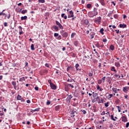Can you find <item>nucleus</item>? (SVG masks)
Masks as SVG:
<instances>
[{
    "label": "nucleus",
    "instance_id": "obj_1",
    "mask_svg": "<svg viewBox=\"0 0 129 129\" xmlns=\"http://www.w3.org/2000/svg\"><path fill=\"white\" fill-rule=\"evenodd\" d=\"M98 14V13L97 12V9L94 8L93 13H89V15H90V16L91 17V18H93V17H94L95 16H97V15Z\"/></svg>",
    "mask_w": 129,
    "mask_h": 129
},
{
    "label": "nucleus",
    "instance_id": "obj_2",
    "mask_svg": "<svg viewBox=\"0 0 129 129\" xmlns=\"http://www.w3.org/2000/svg\"><path fill=\"white\" fill-rule=\"evenodd\" d=\"M60 33L61 34L62 37H64V38H67L68 37V33L64 32L63 30H61L60 31Z\"/></svg>",
    "mask_w": 129,
    "mask_h": 129
},
{
    "label": "nucleus",
    "instance_id": "obj_3",
    "mask_svg": "<svg viewBox=\"0 0 129 129\" xmlns=\"http://www.w3.org/2000/svg\"><path fill=\"white\" fill-rule=\"evenodd\" d=\"M55 23L57 26H58V27L59 28V29H61V30H63V29H64V28L63 27V26H62V25L61 24V23H60V22L56 21Z\"/></svg>",
    "mask_w": 129,
    "mask_h": 129
},
{
    "label": "nucleus",
    "instance_id": "obj_4",
    "mask_svg": "<svg viewBox=\"0 0 129 129\" xmlns=\"http://www.w3.org/2000/svg\"><path fill=\"white\" fill-rule=\"evenodd\" d=\"M50 85L51 89H53V90L57 89V87H56V85L53 84V83H50Z\"/></svg>",
    "mask_w": 129,
    "mask_h": 129
},
{
    "label": "nucleus",
    "instance_id": "obj_5",
    "mask_svg": "<svg viewBox=\"0 0 129 129\" xmlns=\"http://www.w3.org/2000/svg\"><path fill=\"white\" fill-rule=\"evenodd\" d=\"M77 114V112L76 111L73 110L71 112V116L72 117H74Z\"/></svg>",
    "mask_w": 129,
    "mask_h": 129
},
{
    "label": "nucleus",
    "instance_id": "obj_6",
    "mask_svg": "<svg viewBox=\"0 0 129 129\" xmlns=\"http://www.w3.org/2000/svg\"><path fill=\"white\" fill-rule=\"evenodd\" d=\"M121 118H122V121H123V122H126V121H127V118L125 116H122Z\"/></svg>",
    "mask_w": 129,
    "mask_h": 129
},
{
    "label": "nucleus",
    "instance_id": "obj_7",
    "mask_svg": "<svg viewBox=\"0 0 129 129\" xmlns=\"http://www.w3.org/2000/svg\"><path fill=\"white\" fill-rule=\"evenodd\" d=\"M101 20V17H98V19H97L95 20V22L98 23V24H100Z\"/></svg>",
    "mask_w": 129,
    "mask_h": 129
},
{
    "label": "nucleus",
    "instance_id": "obj_8",
    "mask_svg": "<svg viewBox=\"0 0 129 129\" xmlns=\"http://www.w3.org/2000/svg\"><path fill=\"white\" fill-rule=\"evenodd\" d=\"M70 15H71V16H70V15H69L68 16V18H73V17H74V14L73 13V11L72 10L70 11Z\"/></svg>",
    "mask_w": 129,
    "mask_h": 129
},
{
    "label": "nucleus",
    "instance_id": "obj_9",
    "mask_svg": "<svg viewBox=\"0 0 129 129\" xmlns=\"http://www.w3.org/2000/svg\"><path fill=\"white\" fill-rule=\"evenodd\" d=\"M129 90V87H124L123 88V92H127V91Z\"/></svg>",
    "mask_w": 129,
    "mask_h": 129
},
{
    "label": "nucleus",
    "instance_id": "obj_10",
    "mask_svg": "<svg viewBox=\"0 0 129 129\" xmlns=\"http://www.w3.org/2000/svg\"><path fill=\"white\" fill-rule=\"evenodd\" d=\"M53 29H54L56 32H57V31H59V28L55 26V25H54L53 27H52Z\"/></svg>",
    "mask_w": 129,
    "mask_h": 129
},
{
    "label": "nucleus",
    "instance_id": "obj_11",
    "mask_svg": "<svg viewBox=\"0 0 129 129\" xmlns=\"http://www.w3.org/2000/svg\"><path fill=\"white\" fill-rule=\"evenodd\" d=\"M40 111V108H37L34 110H31L30 111V112H35V111Z\"/></svg>",
    "mask_w": 129,
    "mask_h": 129
},
{
    "label": "nucleus",
    "instance_id": "obj_12",
    "mask_svg": "<svg viewBox=\"0 0 129 129\" xmlns=\"http://www.w3.org/2000/svg\"><path fill=\"white\" fill-rule=\"evenodd\" d=\"M100 2L102 6H105V2L104 0H100Z\"/></svg>",
    "mask_w": 129,
    "mask_h": 129
},
{
    "label": "nucleus",
    "instance_id": "obj_13",
    "mask_svg": "<svg viewBox=\"0 0 129 129\" xmlns=\"http://www.w3.org/2000/svg\"><path fill=\"white\" fill-rule=\"evenodd\" d=\"M76 70H77V71H80V69H79V64L77 63L76 64Z\"/></svg>",
    "mask_w": 129,
    "mask_h": 129
},
{
    "label": "nucleus",
    "instance_id": "obj_14",
    "mask_svg": "<svg viewBox=\"0 0 129 129\" xmlns=\"http://www.w3.org/2000/svg\"><path fill=\"white\" fill-rule=\"evenodd\" d=\"M119 27L120 28H126V25H125V24H120Z\"/></svg>",
    "mask_w": 129,
    "mask_h": 129
},
{
    "label": "nucleus",
    "instance_id": "obj_15",
    "mask_svg": "<svg viewBox=\"0 0 129 129\" xmlns=\"http://www.w3.org/2000/svg\"><path fill=\"white\" fill-rule=\"evenodd\" d=\"M21 21H23V20H27V19H28V17L26 16L24 17H21Z\"/></svg>",
    "mask_w": 129,
    "mask_h": 129
},
{
    "label": "nucleus",
    "instance_id": "obj_16",
    "mask_svg": "<svg viewBox=\"0 0 129 129\" xmlns=\"http://www.w3.org/2000/svg\"><path fill=\"white\" fill-rule=\"evenodd\" d=\"M92 7V5L90 4H88L87 5V9H91Z\"/></svg>",
    "mask_w": 129,
    "mask_h": 129
},
{
    "label": "nucleus",
    "instance_id": "obj_17",
    "mask_svg": "<svg viewBox=\"0 0 129 129\" xmlns=\"http://www.w3.org/2000/svg\"><path fill=\"white\" fill-rule=\"evenodd\" d=\"M61 18H64V20H66L67 19V16H65V14H61Z\"/></svg>",
    "mask_w": 129,
    "mask_h": 129
},
{
    "label": "nucleus",
    "instance_id": "obj_18",
    "mask_svg": "<svg viewBox=\"0 0 129 129\" xmlns=\"http://www.w3.org/2000/svg\"><path fill=\"white\" fill-rule=\"evenodd\" d=\"M17 99L18 100H22V96H21L20 95H18L17 97Z\"/></svg>",
    "mask_w": 129,
    "mask_h": 129
},
{
    "label": "nucleus",
    "instance_id": "obj_19",
    "mask_svg": "<svg viewBox=\"0 0 129 129\" xmlns=\"http://www.w3.org/2000/svg\"><path fill=\"white\" fill-rule=\"evenodd\" d=\"M115 66H116V67H120V64L119 62H115Z\"/></svg>",
    "mask_w": 129,
    "mask_h": 129
},
{
    "label": "nucleus",
    "instance_id": "obj_20",
    "mask_svg": "<svg viewBox=\"0 0 129 129\" xmlns=\"http://www.w3.org/2000/svg\"><path fill=\"white\" fill-rule=\"evenodd\" d=\"M72 97H73V96H72V95H69L68 100L70 101V100H71V98H72Z\"/></svg>",
    "mask_w": 129,
    "mask_h": 129
},
{
    "label": "nucleus",
    "instance_id": "obj_21",
    "mask_svg": "<svg viewBox=\"0 0 129 129\" xmlns=\"http://www.w3.org/2000/svg\"><path fill=\"white\" fill-rule=\"evenodd\" d=\"M104 31V29H103V28H101L100 30V33H101L102 35H103L104 34V33L103 32Z\"/></svg>",
    "mask_w": 129,
    "mask_h": 129
},
{
    "label": "nucleus",
    "instance_id": "obj_22",
    "mask_svg": "<svg viewBox=\"0 0 129 129\" xmlns=\"http://www.w3.org/2000/svg\"><path fill=\"white\" fill-rule=\"evenodd\" d=\"M110 50H114V46H113V45H111L110 46Z\"/></svg>",
    "mask_w": 129,
    "mask_h": 129
},
{
    "label": "nucleus",
    "instance_id": "obj_23",
    "mask_svg": "<svg viewBox=\"0 0 129 129\" xmlns=\"http://www.w3.org/2000/svg\"><path fill=\"white\" fill-rule=\"evenodd\" d=\"M19 81L23 82V81H25V77H22L20 79Z\"/></svg>",
    "mask_w": 129,
    "mask_h": 129
},
{
    "label": "nucleus",
    "instance_id": "obj_24",
    "mask_svg": "<svg viewBox=\"0 0 129 129\" xmlns=\"http://www.w3.org/2000/svg\"><path fill=\"white\" fill-rule=\"evenodd\" d=\"M27 12H28V10H23L21 13H22V14H23V15H25V14H26V13H27Z\"/></svg>",
    "mask_w": 129,
    "mask_h": 129
},
{
    "label": "nucleus",
    "instance_id": "obj_25",
    "mask_svg": "<svg viewBox=\"0 0 129 129\" xmlns=\"http://www.w3.org/2000/svg\"><path fill=\"white\" fill-rule=\"evenodd\" d=\"M111 70V71H114V72H116V70L114 68V67H112Z\"/></svg>",
    "mask_w": 129,
    "mask_h": 129
},
{
    "label": "nucleus",
    "instance_id": "obj_26",
    "mask_svg": "<svg viewBox=\"0 0 129 129\" xmlns=\"http://www.w3.org/2000/svg\"><path fill=\"white\" fill-rule=\"evenodd\" d=\"M31 49L32 50V51H34V50H35V48H34V44H31Z\"/></svg>",
    "mask_w": 129,
    "mask_h": 129
},
{
    "label": "nucleus",
    "instance_id": "obj_27",
    "mask_svg": "<svg viewBox=\"0 0 129 129\" xmlns=\"http://www.w3.org/2000/svg\"><path fill=\"white\" fill-rule=\"evenodd\" d=\"M111 119H112V120H114V121H115V120H116L115 119H114L113 115H111Z\"/></svg>",
    "mask_w": 129,
    "mask_h": 129
},
{
    "label": "nucleus",
    "instance_id": "obj_28",
    "mask_svg": "<svg viewBox=\"0 0 129 129\" xmlns=\"http://www.w3.org/2000/svg\"><path fill=\"white\" fill-rule=\"evenodd\" d=\"M109 104V102H106L104 104L105 107H108V105Z\"/></svg>",
    "mask_w": 129,
    "mask_h": 129
},
{
    "label": "nucleus",
    "instance_id": "obj_29",
    "mask_svg": "<svg viewBox=\"0 0 129 129\" xmlns=\"http://www.w3.org/2000/svg\"><path fill=\"white\" fill-rule=\"evenodd\" d=\"M74 45L75 46H76V47H77V46L78 45V41H76L74 42Z\"/></svg>",
    "mask_w": 129,
    "mask_h": 129
},
{
    "label": "nucleus",
    "instance_id": "obj_30",
    "mask_svg": "<svg viewBox=\"0 0 129 129\" xmlns=\"http://www.w3.org/2000/svg\"><path fill=\"white\" fill-rule=\"evenodd\" d=\"M12 85H13V86H16V85H17V83H16V82H12Z\"/></svg>",
    "mask_w": 129,
    "mask_h": 129
},
{
    "label": "nucleus",
    "instance_id": "obj_31",
    "mask_svg": "<svg viewBox=\"0 0 129 129\" xmlns=\"http://www.w3.org/2000/svg\"><path fill=\"white\" fill-rule=\"evenodd\" d=\"M39 3H41V4H44L45 3V0H38Z\"/></svg>",
    "mask_w": 129,
    "mask_h": 129
},
{
    "label": "nucleus",
    "instance_id": "obj_32",
    "mask_svg": "<svg viewBox=\"0 0 129 129\" xmlns=\"http://www.w3.org/2000/svg\"><path fill=\"white\" fill-rule=\"evenodd\" d=\"M57 40H61L62 39V37H61V35L58 36V37L56 38Z\"/></svg>",
    "mask_w": 129,
    "mask_h": 129
},
{
    "label": "nucleus",
    "instance_id": "obj_33",
    "mask_svg": "<svg viewBox=\"0 0 129 129\" xmlns=\"http://www.w3.org/2000/svg\"><path fill=\"white\" fill-rule=\"evenodd\" d=\"M98 84H101L102 83V80H99L98 81Z\"/></svg>",
    "mask_w": 129,
    "mask_h": 129
},
{
    "label": "nucleus",
    "instance_id": "obj_34",
    "mask_svg": "<svg viewBox=\"0 0 129 129\" xmlns=\"http://www.w3.org/2000/svg\"><path fill=\"white\" fill-rule=\"evenodd\" d=\"M116 108H117L118 110V112H120V107H119V106H116Z\"/></svg>",
    "mask_w": 129,
    "mask_h": 129
},
{
    "label": "nucleus",
    "instance_id": "obj_35",
    "mask_svg": "<svg viewBox=\"0 0 129 129\" xmlns=\"http://www.w3.org/2000/svg\"><path fill=\"white\" fill-rule=\"evenodd\" d=\"M93 97H96V96H97V93H94V92H93Z\"/></svg>",
    "mask_w": 129,
    "mask_h": 129
},
{
    "label": "nucleus",
    "instance_id": "obj_36",
    "mask_svg": "<svg viewBox=\"0 0 129 129\" xmlns=\"http://www.w3.org/2000/svg\"><path fill=\"white\" fill-rule=\"evenodd\" d=\"M105 78H106V77H104L101 80L103 81V82H105Z\"/></svg>",
    "mask_w": 129,
    "mask_h": 129
},
{
    "label": "nucleus",
    "instance_id": "obj_37",
    "mask_svg": "<svg viewBox=\"0 0 129 129\" xmlns=\"http://www.w3.org/2000/svg\"><path fill=\"white\" fill-rule=\"evenodd\" d=\"M93 76V74H92V73H89V76L90 77H92Z\"/></svg>",
    "mask_w": 129,
    "mask_h": 129
},
{
    "label": "nucleus",
    "instance_id": "obj_38",
    "mask_svg": "<svg viewBox=\"0 0 129 129\" xmlns=\"http://www.w3.org/2000/svg\"><path fill=\"white\" fill-rule=\"evenodd\" d=\"M114 18L115 19H117V18H118V16L117 14H114Z\"/></svg>",
    "mask_w": 129,
    "mask_h": 129
},
{
    "label": "nucleus",
    "instance_id": "obj_39",
    "mask_svg": "<svg viewBox=\"0 0 129 129\" xmlns=\"http://www.w3.org/2000/svg\"><path fill=\"white\" fill-rule=\"evenodd\" d=\"M68 86H70L71 87H72V88H74V86L72 85L71 84H68Z\"/></svg>",
    "mask_w": 129,
    "mask_h": 129
},
{
    "label": "nucleus",
    "instance_id": "obj_40",
    "mask_svg": "<svg viewBox=\"0 0 129 129\" xmlns=\"http://www.w3.org/2000/svg\"><path fill=\"white\" fill-rule=\"evenodd\" d=\"M54 37H58V36H59V34L57 33H55L54 34Z\"/></svg>",
    "mask_w": 129,
    "mask_h": 129
},
{
    "label": "nucleus",
    "instance_id": "obj_41",
    "mask_svg": "<svg viewBox=\"0 0 129 129\" xmlns=\"http://www.w3.org/2000/svg\"><path fill=\"white\" fill-rule=\"evenodd\" d=\"M111 15H112V12H110L108 14V17H111Z\"/></svg>",
    "mask_w": 129,
    "mask_h": 129
},
{
    "label": "nucleus",
    "instance_id": "obj_42",
    "mask_svg": "<svg viewBox=\"0 0 129 129\" xmlns=\"http://www.w3.org/2000/svg\"><path fill=\"white\" fill-rule=\"evenodd\" d=\"M112 91H113L114 92H115V91L116 90V88H112Z\"/></svg>",
    "mask_w": 129,
    "mask_h": 129
},
{
    "label": "nucleus",
    "instance_id": "obj_43",
    "mask_svg": "<svg viewBox=\"0 0 129 129\" xmlns=\"http://www.w3.org/2000/svg\"><path fill=\"white\" fill-rule=\"evenodd\" d=\"M96 46L98 48H99V47H100V45H99V43H97V44H96Z\"/></svg>",
    "mask_w": 129,
    "mask_h": 129
},
{
    "label": "nucleus",
    "instance_id": "obj_44",
    "mask_svg": "<svg viewBox=\"0 0 129 129\" xmlns=\"http://www.w3.org/2000/svg\"><path fill=\"white\" fill-rule=\"evenodd\" d=\"M34 89H35V90H36V91H38L39 90V87H35Z\"/></svg>",
    "mask_w": 129,
    "mask_h": 129
},
{
    "label": "nucleus",
    "instance_id": "obj_45",
    "mask_svg": "<svg viewBox=\"0 0 129 129\" xmlns=\"http://www.w3.org/2000/svg\"><path fill=\"white\" fill-rule=\"evenodd\" d=\"M50 103H51V102H50V101H47L46 102L47 105H50Z\"/></svg>",
    "mask_w": 129,
    "mask_h": 129
},
{
    "label": "nucleus",
    "instance_id": "obj_46",
    "mask_svg": "<svg viewBox=\"0 0 129 129\" xmlns=\"http://www.w3.org/2000/svg\"><path fill=\"white\" fill-rule=\"evenodd\" d=\"M105 114V112L103 111L101 113V115H104Z\"/></svg>",
    "mask_w": 129,
    "mask_h": 129
},
{
    "label": "nucleus",
    "instance_id": "obj_47",
    "mask_svg": "<svg viewBox=\"0 0 129 129\" xmlns=\"http://www.w3.org/2000/svg\"><path fill=\"white\" fill-rule=\"evenodd\" d=\"M82 112L84 113V114H86V111L85 110H82Z\"/></svg>",
    "mask_w": 129,
    "mask_h": 129
},
{
    "label": "nucleus",
    "instance_id": "obj_48",
    "mask_svg": "<svg viewBox=\"0 0 129 129\" xmlns=\"http://www.w3.org/2000/svg\"><path fill=\"white\" fill-rule=\"evenodd\" d=\"M19 29V31H22L23 28H22V26H19L18 27Z\"/></svg>",
    "mask_w": 129,
    "mask_h": 129
},
{
    "label": "nucleus",
    "instance_id": "obj_49",
    "mask_svg": "<svg viewBox=\"0 0 129 129\" xmlns=\"http://www.w3.org/2000/svg\"><path fill=\"white\" fill-rule=\"evenodd\" d=\"M4 26H5V27H8V23L5 22L4 23Z\"/></svg>",
    "mask_w": 129,
    "mask_h": 129
},
{
    "label": "nucleus",
    "instance_id": "obj_50",
    "mask_svg": "<svg viewBox=\"0 0 129 129\" xmlns=\"http://www.w3.org/2000/svg\"><path fill=\"white\" fill-rule=\"evenodd\" d=\"M75 36V33H72L71 35V38H73Z\"/></svg>",
    "mask_w": 129,
    "mask_h": 129
},
{
    "label": "nucleus",
    "instance_id": "obj_51",
    "mask_svg": "<svg viewBox=\"0 0 129 129\" xmlns=\"http://www.w3.org/2000/svg\"><path fill=\"white\" fill-rule=\"evenodd\" d=\"M103 42H107V39H103Z\"/></svg>",
    "mask_w": 129,
    "mask_h": 129
},
{
    "label": "nucleus",
    "instance_id": "obj_52",
    "mask_svg": "<svg viewBox=\"0 0 129 129\" xmlns=\"http://www.w3.org/2000/svg\"><path fill=\"white\" fill-rule=\"evenodd\" d=\"M129 126V122H127L126 124V127H128Z\"/></svg>",
    "mask_w": 129,
    "mask_h": 129
},
{
    "label": "nucleus",
    "instance_id": "obj_53",
    "mask_svg": "<svg viewBox=\"0 0 129 129\" xmlns=\"http://www.w3.org/2000/svg\"><path fill=\"white\" fill-rule=\"evenodd\" d=\"M115 77L116 78L118 77L119 78H120V76H118V75L115 74Z\"/></svg>",
    "mask_w": 129,
    "mask_h": 129
},
{
    "label": "nucleus",
    "instance_id": "obj_54",
    "mask_svg": "<svg viewBox=\"0 0 129 129\" xmlns=\"http://www.w3.org/2000/svg\"><path fill=\"white\" fill-rule=\"evenodd\" d=\"M97 89L98 90H99V89H100V87L99 86V85H98V86H97Z\"/></svg>",
    "mask_w": 129,
    "mask_h": 129
},
{
    "label": "nucleus",
    "instance_id": "obj_55",
    "mask_svg": "<svg viewBox=\"0 0 129 129\" xmlns=\"http://www.w3.org/2000/svg\"><path fill=\"white\" fill-rule=\"evenodd\" d=\"M23 31L22 30H21V31H19V35H22V34H23Z\"/></svg>",
    "mask_w": 129,
    "mask_h": 129
},
{
    "label": "nucleus",
    "instance_id": "obj_56",
    "mask_svg": "<svg viewBox=\"0 0 129 129\" xmlns=\"http://www.w3.org/2000/svg\"><path fill=\"white\" fill-rule=\"evenodd\" d=\"M26 102H27V103H31V101H30V100H27L26 101Z\"/></svg>",
    "mask_w": 129,
    "mask_h": 129
},
{
    "label": "nucleus",
    "instance_id": "obj_57",
    "mask_svg": "<svg viewBox=\"0 0 129 129\" xmlns=\"http://www.w3.org/2000/svg\"><path fill=\"white\" fill-rule=\"evenodd\" d=\"M115 31L116 32V34H119V30H116Z\"/></svg>",
    "mask_w": 129,
    "mask_h": 129
},
{
    "label": "nucleus",
    "instance_id": "obj_58",
    "mask_svg": "<svg viewBox=\"0 0 129 129\" xmlns=\"http://www.w3.org/2000/svg\"><path fill=\"white\" fill-rule=\"evenodd\" d=\"M109 96H110L109 98H110L111 97H112L113 96L112 94H110L109 95Z\"/></svg>",
    "mask_w": 129,
    "mask_h": 129
},
{
    "label": "nucleus",
    "instance_id": "obj_59",
    "mask_svg": "<svg viewBox=\"0 0 129 129\" xmlns=\"http://www.w3.org/2000/svg\"><path fill=\"white\" fill-rule=\"evenodd\" d=\"M108 82L109 84H110L111 83V81L110 80H108Z\"/></svg>",
    "mask_w": 129,
    "mask_h": 129
},
{
    "label": "nucleus",
    "instance_id": "obj_60",
    "mask_svg": "<svg viewBox=\"0 0 129 129\" xmlns=\"http://www.w3.org/2000/svg\"><path fill=\"white\" fill-rule=\"evenodd\" d=\"M11 18V15L9 14L8 16H7V18L8 19H10Z\"/></svg>",
    "mask_w": 129,
    "mask_h": 129
},
{
    "label": "nucleus",
    "instance_id": "obj_61",
    "mask_svg": "<svg viewBox=\"0 0 129 129\" xmlns=\"http://www.w3.org/2000/svg\"><path fill=\"white\" fill-rule=\"evenodd\" d=\"M106 114L107 115H109V116H110V115L109 112H107L106 113Z\"/></svg>",
    "mask_w": 129,
    "mask_h": 129
},
{
    "label": "nucleus",
    "instance_id": "obj_62",
    "mask_svg": "<svg viewBox=\"0 0 129 129\" xmlns=\"http://www.w3.org/2000/svg\"><path fill=\"white\" fill-rule=\"evenodd\" d=\"M99 99V97L97 96L96 98V100H98Z\"/></svg>",
    "mask_w": 129,
    "mask_h": 129
},
{
    "label": "nucleus",
    "instance_id": "obj_63",
    "mask_svg": "<svg viewBox=\"0 0 129 129\" xmlns=\"http://www.w3.org/2000/svg\"><path fill=\"white\" fill-rule=\"evenodd\" d=\"M45 66H46V67H49V64L45 63Z\"/></svg>",
    "mask_w": 129,
    "mask_h": 129
},
{
    "label": "nucleus",
    "instance_id": "obj_64",
    "mask_svg": "<svg viewBox=\"0 0 129 129\" xmlns=\"http://www.w3.org/2000/svg\"><path fill=\"white\" fill-rule=\"evenodd\" d=\"M65 50H66V48H65L64 47L62 48V51H65Z\"/></svg>",
    "mask_w": 129,
    "mask_h": 129
}]
</instances>
